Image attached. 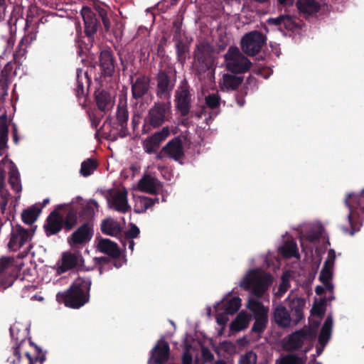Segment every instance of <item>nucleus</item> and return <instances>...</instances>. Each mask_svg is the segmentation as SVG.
<instances>
[{
  "instance_id": "20",
  "label": "nucleus",
  "mask_w": 364,
  "mask_h": 364,
  "mask_svg": "<svg viewBox=\"0 0 364 364\" xmlns=\"http://www.w3.org/2000/svg\"><path fill=\"white\" fill-rule=\"evenodd\" d=\"M83 259L79 252H65L62 255L60 269L62 272L82 265Z\"/></svg>"
},
{
  "instance_id": "4",
  "label": "nucleus",
  "mask_w": 364,
  "mask_h": 364,
  "mask_svg": "<svg viewBox=\"0 0 364 364\" xmlns=\"http://www.w3.org/2000/svg\"><path fill=\"white\" fill-rule=\"evenodd\" d=\"M241 306V299L238 296H231L230 293L214 306L217 323L221 326L218 334L221 335L229 321L228 316L236 313Z\"/></svg>"
},
{
  "instance_id": "61",
  "label": "nucleus",
  "mask_w": 364,
  "mask_h": 364,
  "mask_svg": "<svg viewBox=\"0 0 364 364\" xmlns=\"http://www.w3.org/2000/svg\"><path fill=\"white\" fill-rule=\"evenodd\" d=\"M122 242L124 247H126V246L127 245L129 249L132 252H133L134 247V242L133 241V239L124 238V240H122Z\"/></svg>"
},
{
  "instance_id": "11",
  "label": "nucleus",
  "mask_w": 364,
  "mask_h": 364,
  "mask_svg": "<svg viewBox=\"0 0 364 364\" xmlns=\"http://www.w3.org/2000/svg\"><path fill=\"white\" fill-rule=\"evenodd\" d=\"M195 66L199 73L210 69L214 63L213 50L205 42L200 43L195 51Z\"/></svg>"
},
{
  "instance_id": "25",
  "label": "nucleus",
  "mask_w": 364,
  "mask_h": 364,
  "mask_svg": "<svg viewBox=\"0 0 364 364\" xmlns=\"http://www.w3.org/2000/svg\"><path fill=\"white\" fill-rule=\"evenodd\" d=\"M150 79L145 75H140L132 82V92L134 98H140L144 96L149 89Z\"/></svg>"
},
{
  "instance_id": "46",
  "label": "nucleus",
  "mask_w": 364,
  "mask_h": 364,
  "mask_svg": "<svg viewBox=\"0 0 364 364\" xmlns=\"http://www.w3.org/2000/svg\"><path fill=\"white\" fill-rule=\"evenodd\" d=\"M97 168L95 161L88 159L83 161L81 164L80 173L83 176H88L91 175Z\"/></svg>"
},
{
  "instance_id": "24",
  "label": "nucleus",
  "mask_w": 364,
  "mask_h": 364,
  "mask_svg": "<svg viewBox=\"0 0 364 364\" xmlns=\"http://www.w3.org/2000/svg\"><path fill=\"white\" fill-rule=\"evenodd\" d=\"M63 218L58 212H52L44 225L47 235H52L58 233L63 228Z\"/></svg>"
},
{
  "instance_id": "49",
  "label": "nucleus",
  "mask_w": 364,
  "mask_h": 364,
  "mask_svg": "<svg viewBox=\"0 0 364 364\" xmlns=\"http://www.w3.org/2000/svg\"><path fill=\"white\" fill-rule=\"evenodd\" d=\"M128 117L127 108L124 106H119L117 112V119L122 127L126 125Z\"/></svg>"
},
{
  "instance_id": "31",
  "label": "nucleus",
  "mask_w": 364,
  "mask_h": 364,
  "mask_svg": "<svg viewBox=\"0 0 364 364\" xmlns=\"http://www.w3.org/2000/svg\"><path fill=\"white\" fill-rule=\"evenodd\" d=\"M97 247L101 252L110 256L118 257L120 255V250L117 245L109 239L99 240Z\"/></svg>"
},
{
  "instance_id": "42",
  "label": "nucleus",
  "mask_w": 364,
  "mask_h": 364,
  "mask_svg": "<svg viewBox=\"0 0 364 364\" xmlns=\"http://www.w3.org/2000/svg\"><path fill=\"white\" fill-rule=\"evenodd\" d=\"M220 97L217 93L209 95L205 97L206 106L214 110L210 114V118L215 117L219 113L218 109L220 106Z\"/></svg>"
},
{
  "instance_id": "63",
  "label": "nucleus",
  "mask_w": 364,
  "mask_h": 364,
  "mask_svg": "<svg viewBox=\"0 0 364 364\" xmlns=\"http://www.w3.org/2000/svg\"><path fill=\"white\" fill-rule=\"evenodd\" d=\"M325 287L323 285V286H317L316 287V289H315V291L316 293V294L318 295H322L324 292V289H325Z\"/></svg>"
},
{
  "instance_id": "34",
  "label": "nucleus",
  "mask_w": 364,
  "mask_h": 364,
  "mask_svg": "<svg viewBox=\"0 0 364 364\" xmlns=\"http://www.w3.org/2000/svg\"><path fill=\"white\" fill-rule=\"evenodd\" d=\"M101 229L104 233L111 236H117L122 230L119 223L112 218L105 220L102 223Z\"/></svg>"
},
{
  "instance_id": "59",
  "label": "nucleus",
  "mask_w": 364,
  "mask_h": 364,
  "mask_svg": "<svg viewBox=\"0 0 364 364\" xmlns=\"http://www.w3.org/2000/svg\"><path fill=\"white\" fill-rule=\"evenodd\" d=\"M282 18L283 15H281L277 18H270L267 20V23L271 25L282 26Z\"/></svg>"
},
{
  "instance_id": "30",
  "label": "nucleus",
  "mask_w": 364,
  "mask_h": 364,
  "mask_svg": "<svg viewBox=\"0 0 364 364\" xmlns=\"http://www.w3.org/2000/svg\"><path fill=\"white\" fill-rule=\"evenodd\" d=\"M98 108L104 112L111 109L114 105L113 97L106 91L98 90L95 92Z\"/></svg>"
},
{
  "instance_id": "28",
  "label": "nucleus",
  "mask_w": 364,
  "mask_h": 364,
  "mask_svg": "<svg viewBox=\"0 0 364 364\" xmlns=\"http://www.w3.org/2000/svg\"><path fill=\"white\" fill-rule=\"evenodd\" d=\"M169 346L167 342L160 340L158 344L152 350V358L157 364L165 363L168 358Z\"/></svg>"
},
{
  "instance_id": "13",
  "label": "nucleus",
  "mask_w": 364,
  "mask_h": 364,
  "mask_svg": "<svg viewBox=\"0 0 364 364\" xmlns=\"http://www.w3.org/2000/svg\"><path fill=\"white\" fill-rule=\"evenodd\" d=\"M108 207L119 213H127L131 209L128 203L127 191L122 188L114 189L107 196Z\"/></svg>"
},
{
  "instance_id": "29",
  "label": "nucleus",
  "mask_w": 364,
  "mask_h": 364,
  "mask_svg": "<svg viewBox=\"0 0 364 364\" xmlns=\"http://www.w3.org/2000/svg\"><path fill=\"white\" fill-rule=\"evenodd\" d=\"M163 151L169 157L175 160L179 159L183 154L181 140L178 138H175L163 148Z\"/></svg>"
},
{
  "instance_id": "44",
  "label": "nucleus",
  "mask_w": 364,
  "mask_h": 364,
  "mask_svg": "<svg viewBox=\"0 0 364 364\" xmlns=\"http://www.w3.org/2000/svg\"><path fill=\"white\" fill-rule=\"evenodd\" d=\"M287 300L291 311H294L297 316H299L305 304L304 300L296 296L291 298V295L289 296Z\"/></svg>"
},
{
  "instance_id": "37",
  "label": "nucleus",
  "mask_w": 364,
  "mask_h": 364,
  "mask_svg": "<svg viewBox=\"0 0 364 364\" xmlns=\"http://www.w3.org/2000/svg\"><path fill=\"white\" fill-rule=\"evenodd\" d=\"M8 134L7 117L2 115L0 117V156L3 155L4 150L7 147Z\"/></svg>"
},
{
  "instance_id": "57",
  "label": "nucleus",
  "mask_w": 364,
  "mask_h": 364,
  "mask_svg": "<svg viewBox=\"0 0 364 364\" xmlns=\"http://www.w3.org/2000/svg\"><path fill=\"white\" fill-rule=\"evenodd\" d=\"M0 198L7 205L11 199V194L6 188V184L0 186Z\"/></svg>"
},
{
  "instance_id": "5",
  "label": "nucleus",
  "mask_w": 364,
  "mask_h": 364,
  "mask_svg": "<svg viewBox=\"0 0 364 364\" xmlns=\"http://www.w3.org/2000/svg\"><path fill=\"white\" fill-rule=\"evenodd\" d=\"M345 203L349 209L348 219L353 230L350 234L353 235L362 225L363 219L360 214L364 215V189L360 194H348Z\"/></svg>"
},
{
  "instance_id": "47",
  "label": "nucleus",
  "mask_w": 364,
  "mask_h": 364,
  "mask_svg": "<svg viewBox=\"0 0 364 364\" xmlns=\"http://www.w3.org/2000/svg\"><path fill=\"white\" fill-rule=\"evenodd\" d=\"M97 13L102 19V21L104 27H105V30L106 31H109L111 28V23H110L111 14H109L107 10L102 7H99L97 9Z\"/></svg>"
},
{
  "instance_id": "50",
  "label": "nucleus",
  "mask_w": 364,
  "mask_h": 364,
  "mask_svg": "<svg viewBox=\"0 0 364 364\" xmlns=\"http://www.w3.org/2000/svg\"><path fill=\"white\" fill-rule=\"evenodd\" d=\"M257 359V357L256 353L250 350L241 355L239 364H256Z\"/></svg>"
},
{
  "instance_id": "23",
  "label": "nucleus",
  "mask_w": 364,
  "mask_h": 364,
  "mask_svg": "<svg viewBox=\"0 0 364 364\" xmlns=\"http://www.w3.org/2000/svg\"><path fill=\"white\" fill-rule=\"evenodd\" d=\"M160 188V182L150 175L144 176L137 183V189L147 193H156Z\"/></svg>"
},
{
  "instance_id": "27",
  "label": "nucleus",
  "mask_w": 364,
  "mask_h": 364,
  "mask_svg": "<svg viewBox=\"0 0 364 364\" xmlns=\"http://www.w3.org/2000/svg\"><path fill=\"white\" fill-rule=\"evenodd\" d=\"M251 315L245 311H241L230 325L232 333H237L247 328L251 321Z\"/></svg>"
},
{
  "instance_id": "51",
  "label": "nucleus",
  "mask_w": 364,
  "mask_h": 364,
  "mask_svg": "<svg viewBox=\"0 0 364 364\" xmlns=\"http://www.w3.org/2000/svg\"><path fill=\"white\" fill-rule=\"evenodd\" d=\"M325 312V308L322 303H318L314 304L312 309H311V314L313 316H316L318 317V319L321 320L322 316L324 314ZM320 321H317L316 326L318 324Z\"/></svg>"
},
{
  "instance_id": "17",
  "label": "nucleus",
  "mask_w": 364,
  "mask_h": 364,
  "mask_svg": "<svg viewBox=\"0 0 364 364\" xmlns=\"http://www.w3.org/2000/svg\"><path fill=\"white\" fill-rule=\"evenodd\" d=\"M11 260L9 257L0 259V290L6 289L14 283V279L11 274Z\"/></svg>"
},
{
  "instance_id": "1",
  "label": "nucleus",
  "mask_w": 364,
  "mask_h": 364,
  "mask_svg": "<svg viewBox=\"0 0 364 364\" xmlns=\"http://www.w3.org/2000/svg\"><path fill=\"white\" fill-rule=\"evenodd\" d=\"M68 213L65 225L66 228L70 230L78 220L86 222L91 220L95 213L98 211L99 205L95 200L85 201L82 198L77 197L68 205Z\"/></svg>"
},
{
  "instance_id": "7",
  "label": "nucleus",
  "mask_w": 364,
  "mask_h": 364,
  "mask_svg": "<svg viewBox=\"0 0 364 364\" xmlns=\"http://www.w3.org/2000/svg\"><path fill=\"white\" fill-rule=\"evenodd\" d=\"M10 333L12 339L15 341V346L14 347V355L9 357L8 360L11 363L17 364L20 362L23 345L28 336L29 331L27 325L15 323L10 328Z\"/></svg>"
},
{
  "instance_id": "22",
  "label": "nucleus",
  "mask_w": 364,
  "mask_h": 364,
  "mask_svg": "<svg viewBox=\"0 0 364 364\" xmlns=\"http://www.w3.org/2000/svg\"><path fill=\"white\" fill-rule=\"evenodd\" d=\"M85 23V31L89 41H92V36L96 33L97 29V21L94 13L88 7H83L81 11Z\"/></svg>"
},
{
  "instance_id": "48",
  "label": "nucleus",
  "mask_w": 364,
  "mask_h": 364,
  "mask_svg": "<svg viewBox=\"0 0 364 364\" xmlns=\"http://www.w3.org/2000/svg\"><path fill=\"white\" fill-rule=\"evenodd\" d=\"M289 274L284 273L282 277V282L279 284L278 290L275 292V294L278 296H282L289 288Z\"/></svg>"
},
{
  "instance_id": "8",
  "label": "nucleus",
  "mask_w": 364,
  "mask_h": 364,
  "mask_svg": "<svg viewBox=\"0 0 364 364\" xmlns=\"http://www.w3.org/2000/svg\"><path fill=\"white\" fill-rule=\"evenodd\" d=\"M246 307L252 313L255 319L252 331L258 333L263 332L268 321L269 309L252 297L248 299Z\"/></svg>"
},
{
  "instance_id": "43",
  "label": "nucleus",
  "mask_w": 364,
  "mask_h": 364,
  "mask_svg": "<svg viewBox=\"0 0 364 364\" xmlns=\"http://www.w3.org/2000/svg\"><path fill=\"white\" fill-rule=\"evenodd\" d=\"M40 213V210L38 208L35 207H31L26 210H25L21 215L23 221L28 224L31 225L33 223L36 219L38 218Z\"/></svg>"
},
{
  "instance_id": "52",
  "label": "nucleus",
  "mask_w": 364,
  "mask_h": 364,
  "mask_svg": "<svg viewBox=\"0 0 364 364\" xmlns=\"http://www.w3.org/2000/svg\"><path fill=\"white\" fill-rule=\"evenodd\" d=\"M303 360L294 355H287L282 358L277 364H302Z\"/></svg>"
},
{
  "instance_id": "14",
  "label": "nucleus",
  "mask_w": 364,
  "mask_h": 364,
  "mask_svg": "<svg viewBox=\"0 0 364 364\" xmlns=\"http://www.w3.org/2000/svg\"><path fill=\"white\" fill-rule=\"evenodd\" d=\"M33 235V232L31 230H26L20 226L14 228L11 233L9 247L14 251H16L23 246L28 248Z\"/></svg>"
},
{
  "instance_id": "33",
  "label": "nucleus",
  "mask_w": 364,
  "mask_h": 364,
  "mask_svg": "<svg viewBox=\"0 0 364 364\" xmlns=\"http://www.w3.org/2000/svg\"><path fill=\"white\" fill-rule=\"evenodd\" d=\"M298 10L304 14H313L319 10V4L315 0H299L296 2Z\"/></svg>"
},
{
  "instance_id": "15",
  "label": "nucleus",
  "mask_w": 364,
  "mask_h": 364,
  "mask_svg": "<svg viewBox=\"0 0 364 364\" xmlns=\"http://www.w3.org/2000/svg\"><path fill=\"white\" fill-rule=\"evenodd\" d=\"M176 107L182 116H186L190 111L191 95L186 82L182 83L177 89L175 96Z\"/></svg>"
},
{
  "instance_id": "12",
  "label": "nucleus",
  "mask_w": 364,
  "mask_h": 364,
  "mask_svg": "<svg viewBox=\"0 0 364 364\" xmlns=\"http://www.w3.org/2000/svg\"><path fill=\"white\" fill-rule=\"evenodd\" d=\"M265 37L259 31H252L243 36L241 47L244 53L253 56L257 54L265 43Z\"/></svg>"
},
{
  "instance_id": "26",
  "label": "nucleus",
  "mask_w": 364,
  "mask_h": 364,
  "mask_svg": "<svg viewBox=\"0 0 364 364\" xmlns=\"http://www.w3.org/2000/svg\"><path fill=\"white\" fill-rule=\"evenodd\" d=\"M332 326L333 318L331 316H328L323 325L321 333L318 337V343L321 347L316 348L317 355H319L322 353L323 348L330 339Z\"/></svg>"
},
{
  "instance_id": "9",
  "label": "nucleus",
  "mask_w": 364,
  "mask_h": 364,
  "mask_svg": "<svg viewBox=\"0 0 364 364\" xmlns=\"http://www.w3.org/2000/svg\"><path fill=\"white\" fill-rule=\"evenodd\" d=\"M171 116L172 111L170 102H157L149 109L146 121L149 125L156 128L168 121Z\"/></svg>"
},
{
  "instance_id": "19",
  "label": "nucleus",
  "mask_w": 364,
  "mask_h": 364,
  "mask_svg": "<svg viewBox=\"0 0 364 364\" xmlns=\"http://www.w3.org/2000/svg\"><path fill=\"white\" fill-rule=\"evenodd\" d=\"M170 134L168 127H164L143 142V148L146 153L151 154L156 151L161 141Z\"/></svg>"
},
{
  "instance_id": "54",
  "label": "nucleus",
  "mask_w": 364,
  "mask_h": 364,
  "mask_svg": "<svg viewBox=\"0 0 364 364\" xmlns=\"http://www.w3.org/2000/svg\"><path fill=\"white\" fill-rule=\"evenodd\" d=\"M12 164L11 161H9L6 158L3 159L0 161V186L5 185V179H6V170H5V164Z\"/></svg>"
},
{
  "instance_id": "56",
  "label": "nucleus",
  "mask_w": 364,
  "mask_h": 364,
  "mask_svg": "<svg viewBox=\"0 0 364 364\" xmlns=\"http://www.w3.org/2000/svg\"><path fill=\"white\" fill-rule=\"evenodd\" d=\"M139 234V229L134 224H130V228L125 233V238L134 239Z\"/></svg>"
},
{
  "instance_id": "45",
  "label": "nucleus",
  "mask_w": 364,
  "mask_h": 364,
  "mask_svg": "<svg viewBox=\"0 0 364 364\" xmlns=\"http://www.w3.org/2000/svg\"><path fill=\"white\" fill-rule=\"evenodd\" d=\"M77 96L84 95V87L85 85H87L89 83V79L87 78L86 73H84L82 70H77Z\"/></svg>"
},
{
  "instance_id": "10",
  "label": "nucleus",
  "mask_w": 364,
  "mask_h": 364,
  "mask_svg": "<svg viewBox=\"0 0 364 364\" xmlns=\"http://www.w3.org/2000/svg\"><path fill=\"white\" fill-rule=\"evenodd\" d=\"M227 68L233 73L247 71L251 63L236 47H230L225 55Z\"/></svg>"
},
{
  "instance_id": "32",
  "label": "nucleus",
  "mask_w": 364,
  "mask_h": 364,
  "mask_svg": "<svg viewBox=\"0 0 364 364\" xmlns=\"http://www.w3.org/2000/svg\"><path fill=\"white\" fill-rule=\"evenodd\" d=\"M274 318L275 322L282 327L289 326L291 323L290 315L287 309L283 306H279L275 309Z\"/></svg>"
},
{
  "instance_id": "39",
  "label": "nucleus",
  "mask_w": 364,
  "mask_h": 364,
  "mask_svg": "<svg viewBox=\"0 0 364 364\" xmlns=\"http://www.w3.org/2000/svg\"><path fill=\"white\" fill-rule=\"evenodd\" d=\"M134 209L136 213L145 212L154 204V200L146 196H136L134 198Z\"/></svg>"
},
{
  "instance_id": "35",
  "label": "nucleus",
  "mask_w": 364,
  "mask_h": 364,
  "mask_svg": "<svg viewBox=\"0 0 364 364\" xmlns=\"http://www.w3.org/2000/svg\"><path fill=\"white\" fill-rule=\"evenodd\" d=\"M100 66L105 75L110 76L114 72V63L112 55L109 51L104 50L100 53Z\"/></svg>"
},
{
  "instance_id": "62",
  "label": "nucleus",
  "mask_w": 364,
  "mask_h": 364,
  "mask_svg": "<svg viewBox=\"0 0 364 364\" xmlns=\"http://www.w3.org/2000/svg\"><path fill=\"white\" fill-rule=\"evenodd\" d=\"M182 361L183 364H191L192 363V356L188 352V350H186L184 352L183 357H182Z\"/></svg>"
},
{
  "instance_id": "53",
  "label": "nucleus",
  "mask_w": 364,
  "mask_h": 364,
  "mask_svg": "<svg viewBox=\"0 0 364 364\" xmlns=\"http://www.w3.org/2000/svg\"><path fill=\"white\" fill-rule=\"evenodd\" d=\"M335 259L336 252L333 250L331 249L328 252V257L326 258V260L325 261L323 267L333 269Z\"/></svg>"
},
{
  "instance_id": "41",
  "label": "nucleus",
  "mask_w": 364,
  "mask_h": 364,
  "mask_svg": "<svg viewBox=\"0 0 364 364\" xmlns=\"http://www.w3.org/2000/svg\"><path fill=\"white\" fill-rule=\"evenodd\" d=\"M9 182L12 189L16 191V193H20L22 190L20 175L17 168L14 166H12L10 169Z\"/></svg>"
},
{
  "instance_id": "18",
  "label": "nucleus",
  "mask_w": 364,
  "mask_h": 364,
  "mask_svg": "<svg viewBox=\"0 0 364 364\" xmlns=\"http://www.w3.org/2000/svg\"><path fill=\"white\" fill-rule=\"evenodd\" d=\"M174 35L173 41L176 44L178 55H180L186 50V46L191 42V39L182 28V21L177 20L173 23Z\"/></svg>"
},
{
  "instance_id": "38",
  "label": "nucleus",
  "mask_w": 364,
  "mask_h": 364,
  "mask_svg": "<svg viewBox=\"0 0 364 364\" xmlns=\"http://www.w3.org/2000/svg\"><path fill=\"white\" fill-rule=\"evenodd\" d=\"M279 251L286 257H299L296 244L292 240H287L282 246L279 248Z\"/></svg>"
},
{
  "instance_id": "64",
  "label": "nucleus",
  "mask_w": 364,
  "mask_h": 364,
  "mask_svg": "<svg viewBox=\"0 0 364 364\" xmlns=\"http://www.w3.org/2000/svg\"><path fill=\"white\" fill-rule=\"evenodd\" d=\"M202 352L205 358L208 359L213 358V355L210 353V351L208 349L203 348Z\"/></svg>"
},
{
  "instance_id": "2",
  "label": "nucleus",
  "mask_w": 364,
  "mask_h": 364,
  "mask_svg": "<svg viewBox=\"0 0 364 364\" xmlns=\"http://www.w3.org/2000/svg\"><path fill=\"white\" fill-rule=\"evenodd\" d=\"M90 285L91 281L89 278L78 277L66 292L57 294V300L63 302L66 306L80 308L88 301Z\"/></svg>"
},
{
  "instance_id": "6",
  "label": "nucleus",
  "mask_w": 364,
  "mask_h": 364,
  "mask_svg": "<svg viewBox=\"0 0 364 364\" xmlns=\"http://www.w3.org/2000/svg\"><path fill=\"white\" fill-rule=\"evenodd\" d=\"M316 331L311 328H304L297 331L284 339V346L287 350L299 349L303 346L308 348L316 338Z\"/></svg>"
},
{
  "instance_id": "36",
  "label": "nucleus",
  "mask_w": 364,
  "mask_h": 364,
  "mask_svg": "<svg viewBox=\"0 0 364 364\" xmlns=\"http://www.w3.org/2000/svg\"><path fill=\"white\" fill-rule=\"evenodd\" d=\"M242 83V79L230 74H225L220 82L223 90L236 89Z\"/></svg>"
},
{
  "instance_id": "60",
  "label": "nucleus",
  "mask_w": 364,
  "mask_h": 364,
  "mask_svg": "<svg viewBox=\"0 0 364 364\" xmlns=\"http://www.w3.org/2000/svg\"><path fill=\"white\" fill-rule=\"evenodd\" d=\"M36 38V33H28L26 36H25L21 41L20 43H23L26 42L27 44H30L32 43L33 41H34Z\"/></svg>"
},
{
  "instance_id": "40",
  "label": "nucleus",
  "mask_w": 364,
  "mask_h": 364,
  "mask_svg": "<svg viewBox=\"0 0 364 364\" xmlns=\"http://www.w3.org/2000/svg\"><path fill=\"white\" fill-rule=\"evenodd\" d=\"M333 277V269L323 267L320 272L319 280L321 282L326 289L332 291L333 285L331 283Z\"/></svg>"
},
{
  "instance_id": "3",
  "label": "nucleus",
  "mask_w": 364,
  "mask_h": 364,
  "mask_svg": "<svg viewBox=\"0 0 364 364\" xmlns=\"http://www.w3.org/2000/svg\"><path fill=\"white\" fill-rule=\"evenodd\" d=\"M272 277L261 269H252L247 272L240 282V287L257 297H261L272 283Z\"/></svg>"
},
{
  "instance_id": "21",
  "label": "nucleus",
  "mask_w": 364,
  "mask_h": 364,
  "mask_svg": "<svg viewBox=\"0 0 364 364\" xmlns=\"http://www.w3.org/2000/svg\"><path fill=\"white\" fill-rule=\"evenodd\" d=\"M156 80L157 96L160 98L168 99L174 84L169 80L168 76L164 72H161L158 74Z\"/></svg>"
},
{
  "instance_id": "58",
  "label": "nucleus",
  "mask_w": 364,
  "mask_h": 364,
  "mask_svg": "<svg viewBox=\"0 0 364 364\" xmlns=\"http://www.w3.org/2000/svg\"><path fill=\"white\" fill-rule=\"evenodd\" d=\"M282 26L288 30H291L294 27V21L289 16L283 15Z\"/></svg>"
},
{
  "instance_id": "55",
  "label": "nucleus",
  "mask_w": 364,
  "mask_h": 364,
  "mask_svg": "<svg viewBox=\"0 0 364 364\" xmlns=\"http://www.w3.org/2000/svg\"><path fill=\"white\" fill-rule=\"evenodd\" d=\"M321 236V232L318 228H314L308 232L305 237L310 242H314L317 240Z\"/></svg>"
},
{
  "instance_id": "16",
  "label": "nucleus",
  "mask_w": 364,
  "mask_h": 364,
  "mask_svg": "<svg viewBox=\"0 0 364 364\" xmlns=\"http://www.w3.org/2000/svg\"><path fill=\"white\" fill-rule=\"evenodd\" d=\"M91 237V228L87 223H85L72 234L68 241L72 248H75L90 241Z\"/></svg>"
}]
</instances>
